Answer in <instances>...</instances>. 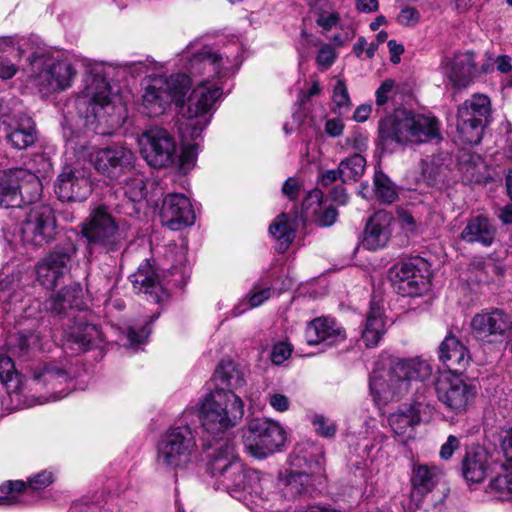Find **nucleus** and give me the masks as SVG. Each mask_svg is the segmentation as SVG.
Instances as JSON below:
<instances>
[{"label": "nucleus", "instance_id": "obj_30", "mask_svg": "<svg viewBox=\"0 0 512 512\" xmlns=\"http://www.w3.org/2000/svg\"><path fill=\"white\" fill-rule=\"evenodd\" d=\"M420 422L419 410L415 405H410L404 409L391 413L388 417V423L395 437L401 443H406L413 438L415 425Z\"/></svg>", "mask_w": 512, "mask_h": 512}, {"label": "nucleus", "instance_id": "obj_21", "mask_svg": "<svg viewBox=\"0 0 512 512\" xmlns=\"http://www.w3.org/2000/svg\"><path fill=\"white\" fill-rule=\"evenodd\" d=\"M438 400L449 410L460 414L473 403L476 396L475 387L458 376L442 377L436 384Z\"/></svg>", "mask_w": 512, "mask_h": 512}, {"label": "nucleus", "instance_id": "obj_48", "mask_svg": "<svg viewBox=\"0 0 512 512\" xmlns=\"http://www.w3.org/2000/svg\"><path fill=\"white\" fill-rule=\"evenodd\" d=\"M182 142H183V148L180 155V165L182 169H190L194 166L198 150L200 148V145L198 142L190 143V141H196L198 138H191L189 135L186 139L181 135Z\"/></svg>", "mask_w": 512, "mask_h": 512}, {"label": "nucleus", "instance_id": "obj_10", "mask_svg": "<svg viewBox=\"0 0 512 512\" xmlns=\"http://www.w3.org/2000/svg\"><path fill=\"white\" fill-rule=\"evenodd\" d=\"M30 66V80L44 95L66 90L76 76V70L67 59L51 55L34 53Z\"/></svg>", "mask_w": 512, "mask_h": 512}, {"label": "nucleus", "instance_id": "obj_11", "mask_svg": "<svg viewBox=\"0 0 512 512\" xmlns=\"http://www.w3.org/2000/svg\"><path fill=\"white\" fill-rule=\"evenodd\" d=\"M222 89L218 84L207 85L199 83L192 90L187 100V107L183 115L186 122L180 127V135L192 139L199 138L210 123L214 112V105L221 97Z\"/></svg>", "mask_w": 512, "mask_h": 512}, {"label": "nucleus", "instance_id": "obj_3", "mask_svg": "<svg viewBox=\"0 0 512 512\" xmlns=\"http://www.w3.org/2000/svg\"><path fill=\"white\" fill-rule=\"evenodd\" d=\"M319 449L311 443L297 444L290 455V471L280 475L278 487L280 492L265 490V500L262 504L265 510L279 512L278 503L285 499L310 493L313 485L320 480L321 463Z\"/></svg>", "mask_w": 512, "mask_h": 512}, {"label": "nucleus", "instance_id": "obj_12", "mask_svg": "<svg viewBox=\"0 0 512 512\" xmlns=\"http://www.w3.org/2000/svg\"><path fill=\"white\" fill-rule=\"evenodd\" d=\"M39 177L23 168L0 171V207L15 208L31 204L41 196Z\"/></svg>", "mask_w": 512, "mask_h": 512}, {"label": "nucleus", "instance_id": "obj_27", "mask_svg": "<svg viewBox=\"0 0 512 512\" xmlns=\"http://www.w3.org/2000/svg\"><path fill=\"white\" fill-rule=\"evenodd\" d=\"M345 331L340 327L333 318L319 317L306 327L305 338L309 345H317L324 343L331 346L336 342L344 340Z\"/></svg>", "mask_w": 512, "mask_h": 512}, {"label": "nucleus", "instance_id": "obj_63", "mask_svg": "<svg viewBox=\"0 0 512 512\" xmlns=\"http://www.w3.org/2000/svg\"><path fill=\"white\" fill-rule=\"evenodd\" d=\"M268 401L270 406L278 412H285L290 407L289 398L281 393L270 394Z\"/></svg>", "mask_w": 512, "mask_h": 512}, {"label": "nucleus", "instance_id": "obj_47", "mask_svg": "<svg viewBox=\"0 0 512 512\" xmlns=\"http://www.w3.org/2000/svg\"><path fill=\"white\" fill-rule=\"evenodd\" d=\"M414 275L422 274L411 261L398 263L390 270V278L393 287L399 283L409 280L410 277H414Z\"/></svg>", "mask_w": 512, "mask_h": 512}, {"label": "nucleus", "instance_id": "obj_23", "mask_svg": "<svg viewBox=\"0 0 512 512\" xmlns=\"http://www.w3.org/2000/svg\"><path fill=\"white\" fill-rule=\"evenodd\" d=\"M56 228V218L52 208L39 205L30 210L23 223L22 232L26 240L41 246L54 239Z\"/></svg>", "mask_w": 512, "mask_h": 512}, {"label": "nucleus", "instance_id": "obj_52", "mask_svg": "<svg viewBox=\"0 0 512 512\" xmlns=\"http://www.w3.org/2000/svg\"><path fill=\"white\" fill-rule=\"evenodd\" d=\"M53 480V474L51 472L43 471L35 475L34 477L30 478L28 485L25 482H23L25 484V488L18 494L20 500L18 504L23 503L22 497L25 493H27L28 488H31L32 490H41L49 486L53 482Z\"/></svg>", "mask_w": 512, "mask_h": 512}, {"label": "nucleus", "instance_id": "obj_33", "mask_svg": "<svg viewBox=\"0 0 512 512\" xmlns=\"http://www.w3.org/2000/svg\"><path fill=\"white\" fill-rule=\"evenodd\" d=\"M386 331L383 310L375 301H371L366 317L362 338L367 347H374L378 344Z\"/></svg>", "mask_w": 512, "mask_h": 512}, {"label": "nucleus", "instance_id": "obj_34", "mask_svg": "<svg viewBox=\"0 0 512 512\" xmlns=\"http://www.w3.org/2000/svg\"><path fill=\"white\" fill-rule=\"evenodd\" d=\"M130 279L135 290L154 295L155 301H158V291L160 290L159 278L148 260L139 265L137 271L130 276Z\"/></svg>", "mask_w": 512, "mask_h": 512}, {"label": "nucleus", "instance_id": "obj_49", "mask_svg": "<svg viewBox=\"0 0 512 512\" xmlns=\"http://www.w3.org/2000/svg\"><path fill=\"white\" fill-rule=\"evenodd\" d=\"M339 145L342 150H354L362 154L368 149V135L359 129L354 130Z\"/></svg>", "mask_w": 512, "mask_h": 512}, {"label": "nucleus", "instance_id": "obj_60", "mask_svg": "<svg viewBox=\"0 0 512 512\" xmlns=\"http://www.w3.org/2000/svg\"><path fill=\"white\" fill-rule=\"evenodd\" d=\"M337 216L338 212L334 207H326L324 209L321 207V211L318 215H312V217H315L317 222L323 227H328L334 224Z\"/></svg>", "mask_w": 512, "mask_h": 512}, {"label": "nucleus", "instance_id": "obj_58", "mask_svg": "<svg viewBox=\"0 0 512 512\" xmlns=\"http://www.w3.org/2000/svg\"><path fill=\"white\" fill-rule=\"evenodd\" d=\"M15 373V365L12 359L6 355L0 354V381L7 383L12 380Z\"/></svg>", "mask_w": 512, "mask_h": 512}, {"label": "nucleus", "instance_id": "obj_32", "mask_svg": "<svg viewBox=\"0 0 512 512\" xmlns=\"http://www.w3.org/2000/svg\"><path fill=\"white\" fill-rule=\"evenodd\" d=\"M489 469V457L484 449L478 447L467 451L462 461V472L466 481L471 483L482 482Z\"/></svg>", "mask_w": 512, "mask_h": 512}, {"label": "nucleus", "instance_id": "obj_2", "mask_svg": "<svg viewBox=\"0 0 512 512\" xmlns=\"http://www.w3.org/2000/svg\"><path fill=\"white\" fill-rule=\"evenodd\" d=\"M82 289L69 285L54 293L45 303V308L66 322L62 324L63 344L77 351H86L102 341V333L94 324L81 321Z\"/></svg>", "mask_w": 512, "mask_h": 512}, {"label": "nucleus", "instance_id": "obj_16", "mask_svg": "<svg viewBox=\"0 0 512 512\" xmlns=\"http://www.w3.org/2000/svg\"><path fill=\"white\" fill-rule=\"evenodd\" d=\"M76 252L77 248L70 240L55 246L36 265V279L39 284L48 289L56 287L69 273Z\"/></svg>", "mask_w": 512, "mask_h": 512}, {"label": "nucleus", "instance_id": "obj_1", "mask_svg": "<svg viewBox=\"0 0 512 512\" xmlns=\"http://www.w3.org/2000/svg\"><path fill=\"white\" fill-rule=\"evenodd\" d=\"M209 471L232 497L241 499L242 493L256 494L264 503L265 490L272 487V479L268 475L262 477L256 471L244 468L235 455V446L230 439H221L209 444Z\"/></svg>", "mask_w": 512, "mask_h": 512}, {"label": "nucleus", "instance_id": "obj_28", "mask_svg": "<svg viewBox=\"0 0 512 512\" xmlns=\"http://www.w3.org/2000/svg\"><path fill=\"white\" fill-rule=\"evenodd\" d=\"M439 359L452 373L465 370L469 356L466 347L455 337L447 336L439 346Z\"/></svg>", "mask_w": 512, "mask_h": 512}, {"label": "nucleus", "instance_id": "obj_26", "mask_svg": "<svg viewBox=\"0 0 512 512\" xmlns=\"http://www.w3.org/2000/svg\"><path fill=\"white\" fill-rule=\"evenodd\" d=\"M5 132L8 143L17 150L33 146L38 138L36 124L26 114L13 115L6 124Z\"/></svg>", "mask_w": 512, "mask_h": 512}, {"label": "nucleus", "instance_id": "obj_36", "mask_svg": "<svg viewBox=\"0 0 512 512\" xmlns=\"http://www.w3.org/2000/svg\"><path fill=\"white\" fill-rule=\"evenodd\" d=\"M441 476V470L435 466L424 464L415 465L413 468L411 483L412 495H425L432 491Z\"/></svg>", "mask_w": 512, "mask_h": 512}, {"label": "nucleus", "instance_id": "obj_50", "mask_svg": "<svg viewBox=\"0 0 512 512\" xmlns=\"http://www.w3.org/2000/svg\"><path fill=\"white\" fill-rule=\"evenodd\" d=\"M323 193L315 188L309 191L302 204V213L306 218L318 215L322 207Z\"/></svg>", "mask_w": 512, "mask_h": 512}, {"label": "nucleus", "instance_id": "obj_43", "mask_svg": "<svg viewBox=\"0 0 512 512\" xmlns=\"http://www.w3.org/2000/svg\"><path fill=\"white\" fill-rule=\"evenodd\" d=\"M374 190L377 198L384 203H392L397 197V191L392 181L381 171L374 174Z\"/></svg>", "mask_w": 512, "mask_h": 512}, {"label": "nucleus", "instance_id": "obj_31", "mask_svg": "<svg viewBox=\"0 0 512 512\" xmlns=\"http://www.w3.org/2000/svg\"><path fill=\"white\" fill-rule=\"evenodd\" d=\"M460 236L467 243H478L484 247H489L495 239L496 227L488 218L478 215L467 221Z\"/></svg>", "mask_w": 512, "mask_h": 512}, {"label": "nucleus", "instance_id": "obj_6", "mask_svg": "<svg viewBox=\"0 0 512 512\" xmlns=\"http://www.w3.org/2000/svg\"><path fill=\"white\" fill-rule=\"evenodd\" d=\"M244 416V403L234 392L224 388H215L202 401L200 407V420L203 429L213 439L207 443L215 444L222 439L221 436L236 426ZM226 438H223L225 440Z\"/></svg>", "mask_w": 512, "mask_h": 512}, {"label": "nucleus", "instance_id": "obj_64", "mask_svg": "<svg viewBox=\"0 0 512 512\" xmlns=\"http://www.w3.org/2000/svg\"><path fill=\"white\" fill-rule=\"evenodd\" d=\"M300 189L301 183L296 178L290 177L284 182L282 193L290 200H295L299 195Z\"/></svg>", "mask_w": 512, "mask_h": 512}, {"label": "nucleus", "instance_id": "obj_25", "mask_svg": "<svg viewBox=\"0 0 512 512\" xmlns=\"http://www.w3.org/2000/svg\"><path fill=\"white\" fill-rule=\"evenodd\" d=\"M394 218L390 212H375L366 224L362 245L368 250L384 248L392 234Z\"/></svg>", "mask_w": 512, "mask_h": 512}, {"label": "nucleus", "instance_id": "obj_44", "mask_svg": "<svg viewBox=\"0 0 512 512\" xmlns=\"http://www.w3.org/2000/svg\"><path fill=\"white\" fill-rule=\"evenodd\" d=\"M428 287V282L423 275H414L402 283L394 286L395 292L402 296H418L421 295Z\"/></svg>", "mask_w": 512, "mask_h": 512}, {"label": "nucleus", "instance_id": "obj_39", "mask_svg": "<svg viewBox=\"0 0 512 512\" xmlns=\"http://www.w3.org/2000/svg\"><path fill=\"white\" fill-rule=\"evenodd\" d=\"M270 234L277 241V250L284 253L295 237V230L292 227L286 214L279 215L269 226Z\"/></svg>", "mask_w": 512, "mask_h": 512}, {"label": "nucleus", "instance_id": "obj_17", "mask_svg": "<svg viewBox=\"0 0 512 512\" xmlns=\"http://www.w3.org/2000/svg\"><path fill=\"white\" fill-rule=\"evenodd\" d=\"M183 58L187 59L184 67L192 77H203L199 83L216 84L212 82V79L226 77L230 72L231 61L229 58H224L210 47H203L201 50L193 52L192 45H190L184 52Z\"/></svg>", "mask_w": 512, "mask_h": 512}, {"label": "nucleus", "instance_id": "obj_35", "mask_svg": "<svg viewBox=\"0 0 512 512\" xmlns=\"http://www.w3.org/2000/svg\"><path fill=\"white\" fill-rule=\"evenodd\" d=\"M214 380L219 386L218 388L232 392L241 388L245 383L244 373L231 360H223L219 363L214 372Z\"/></svg>", "mask_w": 512, "mask_h": 512}, {"label": "nucleus", "instance_id": "obj_38", "mask_svg": "<svg viewBox=\"0 0 512 512\" xmlns=\"http://www.w3.org/2000/svg\"><path fill=\"white\" fill-rule=\"evenodd\" d=\"M486 492L500 501L512 500V469L502 466L501 471L490 480Z\"/></svg>", "mask_w": 512, "mask_h": 512}, {"label": "nucleus", "instance_id": "obj_14", "mask_svg": "<svg viewBox=\"0 0 512 512\" xmlns=\"http://www.w3.org/2000/svg\"><path fill=\"white\" fill-rule=\"evenodd\" d=\"M82 234L91 245L100 246L106 253L118 252L123 248L126 236L111 214L109 207L99 205L90 211L82 223Z\"/></svg>", "mask_w": 512, "mask_h": 512}, {"label": "nucleus", "instance_id": "obj_8", "mask_svg": "<svg viewBox=\"0 0 512 512\" xmlns=\"http://www.w3.org/2000/svg\"><path fill=\"white\" fill-rule=\"evenodd\" d=\"M156 465L164 471L187 469L198 458L196 434L183 422L167 429L156 447Z\"/></svg>", "mask_w": 512, "mask_h": 512}, {"label": "nucleus", "instance_id": "obj_57", "mask_svg": "<svg viewBox=\"0 0 512 512\" xmlns=\"http://www.w3.org/2000/svg\"><path fill=\"white\" fill-rule=\"evenodd\" d=\"M394 84L395 83L392 79H386L376 90L375 96L376 104L378 106H383L388 102L392 95Z\"/></svg>", "mask_w": 512, "mask_h": 512}, {"label": "nucleus", "instance_id": "obj_56", "mask_svg": "<svg viewBox=\"0 0 512 512\" xmlns=\"http://www.w3.org/2000/svg\"><path fill=\"white\" fill-rule=\"evenodd\" d=\"M333 102L339 109L350 106L348 90L343 80H338L334 87Z\"/></svg>", "mask_w": 512, "mask_h": 512}, {"label": "nucleus", "instance_id": "obj_13", "mask_svg": "<svg viewBox=\"0 0 512 512\" xmlns=\"http://www.w3.org/2000/svg\"><path fill=\"white\" fill-rule=\"evenodd\" d=\"M491 112V101L487 95L475 93L466 99L457 109V139L463 144H479Z\"/></svg>", "mask_w": 512, "mask_h": 512}, {"label": "nucleus", "instance_id": "obj_62", "mask_svg": "<svg viewBox=\"0 0 512 512\" xmlns=\"http://www.w3.org/2000/svg\"><path fill=\"white\" fill-rule=\"evenodd\" d=\"M397 20L401 25H414L419 20V12L413 7L404 8L400 11Z\"/></svg>", "mask_w": 512, "mask_h": 512}, {"label": "nucleus", "instance_id": "obj_4", "mask_svg": "<svg viewBox=\"0 0 512 512\" xmlns=\"http://www.w3.org/2000/svg\"><path fill=\"white\" fill-rule=\"evenodd\" d=\"M432 374L430 363L420 357L399 359L387 372H373L370 391L377 405L398 400L413 384L422 383Z\"/></svg>", "mask_w": 512, "mask_h": 512}, {"label": "nucleus", "instance_id": "obj_20", "mask_svg": "<svg viewBox=\"0 0 512 512\" xmlns=\"http://www.w3.org/2000/svg\"><path fill=\"white\" fill-rule=\"evenodd\" d=\"M470 327L474 338L492 344L500 341L512 329V317L499 308L485 309L472 317Z\"/></svg>", "mask_w": 512, "mask_h": 512}, {"label": "nucleus", "instance_id": "obj_40", "mask_svg": "<svg viewBox=\"0 0 512 512\" xmlns=\"http://www.w3.org/2000/svg\"><path fill=\"white\" fill-rule=\"evenodd\" d=\"M338 166L343 183L357 182L365 172L366 158L360 153H355L341 160Z\"/></svg>", "mask_w": 512, "mask_h": 512}, {"label": "nucleus", "instance_id": "obj_5", "mask_svg": "<svg viewBox=\"0 0 512 512\" xmlns=\"http://www.w3.org/2000/svg\"><path fill=\"white\" fill-rule=\"evenodd\" d=\"M378 138L384 148L426 143L440 138V122L434 116L396 111L379 121Z\"/></svg>", "mask_w": 512, "mask_h": 512}, {"label": "nucleus", "instance_id": "obj_42", "mask_svg": "<svg viewBox=\"0 0 512 512\" xmlns=\"http://www.w3.org/2000/svg\"><path fill=\"white\" fill-rule=\"evenodd\" d=\"M483 167L484 162L479 155L463 153L459 158V169L469 182H480L482 180L481 169Z\"/></svg>", "mask_w": 512, "mask_h": 512}, {"label": "nucleus", "instance_id": "obj_22", "mask_svg": "<svg viewBox=\"0 0 512 512\" xmlns=\"http://www.w3.org/2000/svg\"><path fill=\"white\" fill-rule=\"evenodd\" d=\"M54 188L63 202L84 201L92 192L89 172L79 166H66L57 176Z\"/></svg>", "mask_w": 512, "mask_h": 512}, {"label": "nucleus", "instance_id": "obj_51", "mask_svg": "<svg viewBox=\"0 0 512 512\" xmlns=\"http://www.w3.org/2000/svg\"><path fill=\"white\" fill-rule=\"evenodd\" d=\"M125 196L132 202H138L144 198L145 184L142 177H134L125 182L123 186Z\"/></svg>", "mask_w": 512, "mask_h": 512}, {"label": "nucleus", "instance_id": "obj_54", "mask_svg": "<svg viewBox=\"0 0 512 512\" xmlns=\"http://www.w3.org/2000/svg\"><path fill=\"white\" fill-rule=\"evenodd\" d=\"M125 67L132 73H147L149 71H159L162 69V65L150 57H147L142 61H130L125 63Z\"/></svg>", "mask_w": 512, "mask_h": 512}, {"label": "nucleus", "instance_id": "obj_19", "mask_svg": "<svg viewBox=\"0 0 512 512\" xmlns=\"http://www.w3.org/2000/svg\"><path fill=\"white\" fill-rule=\"evenodd\" d=\"M90 162L99 174L113 180L134 169L136 156L123 145H112L93 151Z\"/></svg>", "mask_w": 512, "mask_h": 512}, {"label": "nucleus", "instance_id": "obj_61", "mask_svg": "<svg viewBox=\"0 0 512 512\" xmlns=\"http://www.w3.org/2000/svg\"><path fill=\"white\" fill-rule=\"evenodd\" d=\"M291 347L289 344L280 342L273 347L271 359L274 364L283 363L291 355Z\"/></svg>", "mask_w": 512, "mask_h": 512}, {"label": "nucleus", "instance_id": "obj_29", "mask_svg": "<svg viewBox=\"0 0 512 512\" xmlns=\"http://www.w3.org/2000/svg\"><path fill=\"white\" fill-rule=\"evenodd\" d=\"M474 54L467 52L454 57L451 62L447 78L454 88L468 87L477 76Z\"/></svg>", "mask_w": 512, "mask_h": 512}, {"label": "nucleus", "instance_id": "obj_59", "mask_svg": "<svg viewBox=\"0 0 512 512\" xmlns=\"http://www.w3.org/2000/svg\"><path fill=\"white\" fill-rule=\"evenodd\" d=\"M336 54L332 46L325 44L323 45L317 55L316 61L319 66L324 69L329 68L335 61Z\"/></svg>", "mask_w": 512, "mask_h": 512}, {"label": "nucleus", "instance_id": "obj_9", "mask_svg": "<svg viewBox=\"0 0 512 512\" xmlns=\"http://www.w3.org/2000/svg\"><path fill=\"white\" fill-rule=\"evenodd\" d=\"M191 86L186 74H151L143 81L142 106L150 117L160 116L172 103L183 105L185 95Z\"/></svg>", "mask_w": 512, "mask_h": 512}, {"label": "nucleus", "instance_id": "obj_15", "mask_svg": "<svg viewBox=\"0 0 512 512\" xmlns=\"http://www.w3.org/2000/svg\"><path fill=\"white\" fill-rule=\"evenodd\" d=\"M242 439L244 448L250 456L264 459L281 449L286 441V433L276 421L253 418L243 428Z\"/></svg>", "mask_w": 512, "mask_h": 512}, {"label": "nucleus", "instance_id": "obj_24", "mask_svg": "<svg viewBox=\"0 0 512 512\" xmlns=\"http://www.w3.org/2000/svg\"><path fill=\"white\" fill-rule=\"evenodd\" d=\"M162 223L171 230H180L192 225L195 213L190 200L183 194H168L160 210Z\"/></svg>", "mask_w": 512, "mask_h": 512}, {"label": "nucleus", "instance_id": "obj_41", "mask_svg": "<svg viewBox=\"0 0 512 512\" xmlns=\"http://www.w3.org/2000/svg\"><path fill=\"white\" fill-rule=\"evenodd\" d=\"M13 353L19 356L28 355L35 350H41V336L34 331L20 332L10 340Z\"/></svg>", "mask_w": 512, "mask_h": 512}, {"label": "nucleus", "instance_id": "obj_37", "mask_svg": "<svg viewBox=\"0 0 512 512\" xmlns=\"http://www.w3.org/2000/svg\"><path fill=\"white\" fill-rule=\"evenodd\" d=\"M34 378L44 385L51 384L53 387L67 383L69 371L67 367L58 362L44 363L34 371Z\"/></svg>", "mask_w": 512, "mask_h": 512}, {"label": "nucleus", "instance_id": "obj_53", "mask_svg": "<svg viewBox=\"0 0 512 512\" xmlns=\"http://www.w3.org/2000/svg\"><path fill=\"white\" fill-rule=\"evenodd\" d=\"M311 422L319 435L326 438L334 437L337 430V426L329 418L318 414L313 416Z\"/></svg>", "mask_w": 512, "mask_h": 512}, {"label": "nucleus", "instance_id": "obj_7", "mask_svg": "<svg viewBox=\"0 0 512 512\" xmlns=\"http://www.w3.org/2000/svg\"><path fill=\"white\" fill-rule=\"evenodd\" d=\"M79 116L84 125L96 130L97 124L114 125L120 122L115 118L121 107L111 98L110 85L100 73H90L84 78V88L75 100Z\"/></svg>", "mask_w": 512, "mask_h": 512}, {"label": "nucleus", "instance_id": "obj_55", "mask_svg": "<svg viewBox=\"0 0 512 512\" xmlns=\"http://www.w3.org/2000/svg\"><path fill=\"white\" fill-rule=\"evenodd\" d=\"M150 333L151 330L148 325L129 327L127 330V340L129 341V345L131 347H137L138 345L145 343Z\"/></svg>", "mask_w": 512, "mask_h": 512}, {"label": "nucleus", "instance_id": "obj_18", "mask_svg": "<svg viewBox=\"0 0 512 512\" xmlns=\"http://www.w3.org/2000/svg\"><path fill=\"white\" fill-rule=\"evenodd\" d=\"M138 142L142 157L154 168L167 167L177 158L176 143L163 128L153 127L146 130L139 136Z\"/></svg>", "mask_w": 512, "mask_h": 512}, {"label": "nucleus", "instance_id": "obj_45", "mask_svg": "<svg viewBox=\"0 0 512 512\" xmlns=\"http://www.w3.org/2000/svg\"><path fill=\"white\" fill-rule=\"evenodd\" d=\"M270 295H271L270 288L258 289L257 287H255L253 289L252 294L249 297L248 302L242 301L237 306H235L232 311V315L239 316L250 308L260 306L267 299H269Z\"/></svg>", "mask_w": 512, "mask_h": 512}, {"label": "nucleus", "instance_id": "obj_46", "mask_svg": "<svg viewBox=\"0 0 512 512\" xmlns=\"http://www.w3.org/2000/svg\"><path fill=\"white\" fill-rule=\"evenodd\" d=\"M25 488L21 480L6 481L0 486L3 496L0 497V505H17L20 502L19 492Z\"/></svg>", "mask_w": 512, "mask_h": 512}]
</instances>
